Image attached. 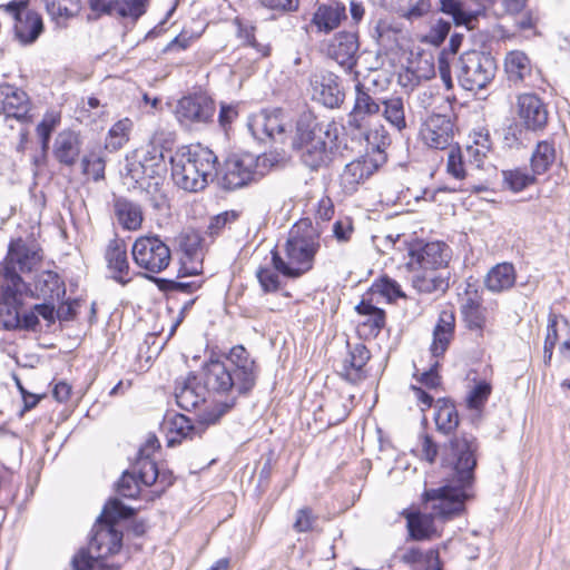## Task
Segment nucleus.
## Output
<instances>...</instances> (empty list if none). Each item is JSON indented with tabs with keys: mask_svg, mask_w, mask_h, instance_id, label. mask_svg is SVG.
I'll return each mask as SVG.
<instances>
[{
	"mask_svg": "<svg viewBox=\"0 0 570 570\" xmlns=\"http://www.w3.org/2000/svg\"><path fill=\"white\" fill-rule=\"evenodd\" d=\"M134 509L118 499L110 500L104 508L91 530L88 549H80L72 558L73 570H118L119 566L104 559L116 554L122 546V533L116 528L120 519H128Z\"/></svg>",
	"mask_w": 570,
	"mask_h": 570,
	"instance_id": "nucleus-1",
	"label": "nucleus"
},
{
	"mask_svg": "<svg viewBox=\"0 0 570 570\" xmlns=\"http://www.w3.org/2000/svg\"><path fill=\"white\" fill-rule=\"evenodd\" d=\"M468 494L461 488L443 485L423 494L424 512L411 513L407 527L412 538L423 540L436 532L435 520L445 521L461 514Z\"/></svg>",
	"mask_w": 570,
	"mask_h": 570,
	"instance_id": "nucleus-2",
	"label": "nucleus"
},
{
	"mask_svg": "<svg viewBox=\"0 0 570 570\" xmlns=\"http://www.w3.org/2000/svg\"><path fill=\"white\" fill-rule=\"evenodd\" d=\"M320 233L309 219H301L289 230L284 246L286 259L272 252L274 268L286 277L297 278L309 272L320 249Z\"/></svg>",
	"mask_w": 570,
	"mask_h": 570,
	"instance_id": "nucleus-3",
	"label": "nucleus"
},
{
	"mask_svg": "<svg viewBox=\"0 0 570 570\" xmlns=\"http://www.w3.org/2000/svg\"><path fill=\"white\" fill-rule=\"evenodd\" d=\"M217 157L202 145L183 146L170 157L174 183L187 191L203 190L216 173Z\"/></svg>",
	"mask_w": 570,
	"mask_h": 570,
	"instance_id": "nucleus-4",
	"label": "nucleus"
},
{
	"mask_svg": "<svg viewBox=\"0 0 570 570\" xmlns=\"http://www.w3.org/2000/svg\"><path fill=\"white\" fill-rule=\"evenodd\" d=\"M332 129L336 131L333 124L320 122L312 112L302 114L297 120L293 145L302 161L313 170L327 166L332 160Z\"/></svg>",
	"mask_w": 570,
	"mask_h": 570,
	"instance_id": "nucleus-5",
	"label": "nucleus"
},
{
	"mask_svg": "<svg viewBox=\"0 0 570 570\" xmlns=\"http://www.w3.org/2000/svg\"><path fill=\"white\" fill-rule=\"evenodd\" d=\"M204 385L207 393L226 395L228 401L218 403L210 411L204 413L207 423H216L234 405L240 395L249 393L243 385L236 382V377L222 360L210 358L203 367Z\"/></svg>",
	"mask_w": 570,
	"mask_h": 570,
	"instance_id": "nucleus-6",
	"label": "nucleus"
},
{
	"mask_svg": "<svg viewBox=\"0 0 570 570\" xmlns=\"http://www.w3.org/2000/svg\"><path fill=\"white\" fill-rule=\"evenodd\" d=\"M476 450V439L465 433L451 439L443 450L442 464L453 471L456 481L454 487L463 489L465 493L473 480Z\"/></svg>",
	"mask_w": 570,
	"mask_h": 570,
	"instance_id": "nucleus-7",
	"label": "nucleus"
},
{
	"mask_svg": "<svg viewBox=\"0 0 570 570\" xmlns=\"http://www.w3.org/2000/svg\"><path fill=\"white\" fill-rule=\"evenodd\" d=\"M495 70V60L490 53L472 50L460 57L458 79L465 90L474 91L485 88Z\"/></svg>",
	"mask_w": 570,
	"mask_h": 570,
	"instance_id": "nucleus-8",
	"label": "nucleus"
},
{
	"mask_svg": "<svg viewBox=\"0 0 570 570\" xmlns=\"http://www.w3.org/2000/svg\"><path fill=\"white\" fill-rule=\"evenodd\" d=\"M131 255L138 267L153 274L161 273L171 262L170 248L158 235L138 237Z\"/></svg>",
	"mask_w": 570,
	"mask_h": 570,
	"instance_id": "nucleus-9",
	"label": "nucleus"
},
{
	"mask_svg": "<svg viewBox=\"0 0 570 570\" xmlns=\"http://www.w3.org/2000/svg\"><path fill=\"white\" fill-rule=\"evenodd\" d=\"M215 112V101L205 92H194L181 97L174 109L177 121L189 128L209 124L213 121Z\"/></svg>",
	"mask_w": 570,
	"mask_h": 570,
	"instance_id": "nucleus-10",
	"label": "nucleus"
},
{
	"mask_svg": "<svg viewBox=\"0 0 570 570\" xmlns=\"http://www.w3.org/2000/svg\"><path fill=\"white\" fill-rule=\"evenodd\" d=\"M40 256L33 246H29L22 238L11 240L8 254L3 262V281L4 283L24 287L19 273L30 272L39 262Z\"/></svg>",
	"mask_w": 570,
	"mask_h": 570,
	"instance_id": "nucleus-11",
	"label": "nucleus"
},
{
	"mask_svg": "<svg viewBox=\"0 0 570 570\" xmlns=\"http://www.w3.org/2000/svg\"><path fill=\"white\" fill-rule=\"evenodd\" d=\"M0 8L14 19V35L22 45L33 43L42 33V18L29 8L28 0H12Z\"/></svg>",
	"mask_w": 570,
	"mask_h": 570,
	"instance_id": "nucleus-12",
	"label": "nucleus"
},
{
	"mask_svg": "<svg viewBox=\"0 0 570 570\" xmlns=\"http://www.w3.org/2000/svg\"><path fill=\"white\" fill-rule=\"evenodd\" d=\"M259 158L249 153L233 154L224 164L222 186L225 189H237L255 180Z\"/></svg>",
	"mask_w": 570,
	"mask_h": 570,
	"instance_id": "nucleus-13",
	"label": "nucleus"
},
{
	"mask_svg": "<svg viewBox=\"0 0 570 570\" xmlns=\"http://www.w3.org/2000/svg\"><path fill=\"white\" fill-rule=\"evenodd\" d=\"M386 161V155L372 157L368 151L345 165L340 174V186L347 195L355 193Z\"/></svg>",
	"mask_w": 570,
	"mask_h": 570,
	"instance_id": "nucleus-14",
	"label": "nucleus"
},
{
	"mask_svg": "<svg viewBox=\"0 0 570 570\" xmlns=\"http://www.w3.org/2000/svg\"><path fill=\"white\" fill-rule=\"evenodd\" d=\"M381 109V104L376 101L360 81L355 85L354 105L347 115L346 127L351 135L365 130L374 124Z\"/></svg>",
	"mask_w": 570,
	"mask_h": 570,
	"instance_id": "nucleus-15",
	"label": "nucleus"
},
{
	"mask_svg": "<svg viewBox=\"0 0 570 570\" xmlns=\"http://www.w3.org/2000/svg\"><path fill=\"white\" fill-rule=\"evenodd\" d=\"M450 258L451 249L445 243L432 242L417 248H411L406 265L411 271L444 272Z\"/></svg>",
	"mask_w": 570,
	"mask_h": 570,
	"instance_id": "nucleus-16",
	"label": "nucleus"
},
{
	"mask_svg": "<svg viewBox=\"0 0 570 570\" xmlns=\"http://www.w3.org/2000/svg\"><path fill=\"white\" fill-rule=\"evenodd\" d=\"M236 377V382L250 392L258 377V366L249 352L243 345L233 346L222 360Z\"/></svg>",
	"mask_w": 570,
	"mask_h": 570,
	"instance_id": "nucleus-17",
	"label": "nucleus"
},
{
	"mask_svg": "<svg viewBox=\"0 0 570 570\" xmlns=\"http://www.w3.org/2000/svg\"><path fill=\"white\" fill-rule=\"evenodd\" d=\"M164 169L163 154L154 146L139 150L128 160V175L136 183L142 184L146 178L159 176Z\"/></svg>",
	"mask_w": 570,
	"mask_h": 570,
	"instance_id": "nucleus-18",
	"label": "nucleus"
},
{
	"mask_svg": "<svg viewBox=\"0 0 570 570\" xmlns=\"http://www.w3.org/2000/svg\"><path fill=\"white\" fill-rule=\"evenodd\" d=\"M358 48L356 33L342 31L331 40L328 56L346 71H351L356 66Z\"/></svg>",
	"mask_w": 570,
	"mask_h": 570,
	"instance_id": "nucleus-19",
	"label": "nucleus"
},
{
	"mask_svg": "<svg viewBox=\"0 0 570 570\" xmlns=\"http://www.w3.org/2000/svg\"><path fill=\"white\" fill-rule=\"evenodd\" d=\"M30 101L28 95L16 86L0 85V114L7 118L26 121L29 118Z\"/></svg>",
	"mask_w": 570,
	"mask_h": 570,
	"instance_id": "nucleus-20",
	"label": "nucleus"
},
{
	"mask_svg": "<svg viewBox=\"0 0 570 570\" xmlns=\"http://www.w3.org/2000/svg\"><path fill=\"white\" fill-rule=\"evenodd\" d=\"M24 287L14 283H4L0 294V326L4 330H18L20 324L19 307Z\"/></svg>",
	"mask_w": 570,
	"mask_h": 570,
	"instance_id": "nucleus-21",
	"label": "nucleus"
},
{
	"mask_svg": "<svg viewBox=\"0 0 570 570\" xmlns=\"http://www.w3.org/2000/svg\"><path fill=\"white\" fill-rule=\"evenodd\" d=\"M518 115L530 130H540L548 122V110L543 101L533 94L518 97Z\"/></svg>",
	"mask_w": 570,
	"mask_h": 570,
	"instance_id": "nucleus-22",
	"label": "nucleus"
},
{
	"mask_svg": "<svg viewBox=\"0 0 570 570\" xmlns=\"http://www.w3.org/2000/svg\"><path fill=\"white\" fill-rule=\"evenodd\" d=\"M206 387L199 382L197 376L189 373L186 377L178 379L175 386V399L177 405L191 411L202 404L206 399Z\"/></svg>",
	"mask_w": 570,
	"mask_h": 570,
	"instance_id": "nucleus-23",
	"label": "nucleus"
},
{
	"mask_svg": "<svg viewBox=\"0 0 570 570\" xmlns=\"http://www.w3.org/2000/svg\"><path fill=\"white\" fill-rule=\"evenodd\" d=\"M423 141L434 149H446L453 141V124L444 116L430 118L421 131Z\"/></svg>",
	"mask_w": 570,
	"mask_h": 570,
	"instance_id": "nucleus-24",
	"label": "nucleus"
},
{
	"mask_svg": "<svg viewBox=\"0 0 570 570\" xmlns=\"http://www.w3.org/2000/svg\"><path fill=\"white\" fill-rule=\"evenodd\" d=\"M105 258L108 269L112 273L111 277L116 282L126 285L131 281L127 248L122 240H110L106 248Z\"/></svg>",
	"mask_w": 570,
	"mask_h": 570,
	"instance_id": "nucleus-25",
	"label": "nucleus"
},
{
	"mask_svg": "<svg viewBox=\"0 0 570 570\" xmlns=\"http://www.w3.org/2000/svg\"><path fill=\"white\" fill-rule=\"evenodd\" d=\"M166 424L170 433L168 436V445L173 446L185 439L193 440L196 436L200 438L206 426L212 423H207L204 420V414L200 416V421L197 424H193L190 419L183 414H176L169 419Z\"/></svg>",
	"mask_w": 570,
	"mask_h": 570,
	"instance_id": "nucleus-26",
	"label": "nucleus"
},
{
	"mask_svg": "<svg viewBox=\"0 0 570 570\" xmlns=\"http://www.w3.org/2000/svg\"><path fill=\"white\" fill-rule=\"evenodd\" d=\"M314 96L328 108H338L345 99L338 77L331 72L322 75L315 81Z\"/></svg>",
	"mask_w": 570,
	"mask_h": 570,
	"instance_id": "nucleus-27",
	"label": "nucleus"
},
{
	"mask_svg": "<svg viewBox=\"0 0 570 570\" xmlns=\"http://www.w3.org/2000/svg\"><path fill=\"white\" fill-rule=\"evenodd\" d=\"M81 150L79 134L66 129L60 131L53 144V156L62 165L72 166L77 161Z\"/></svg>",
	"mask_w": 570,
	"mask_h": 570,
	"instance_id": "nucleus-28",
	"label": "nucleus"
},
{
	"mask_svg": "<svg viewBox=\"0 0 570 570\" xmlns=\"http://www.w3.org/2000/svg\"><path fill=\"white\" fill-rule=\"evenodd\" d=\"M347 355L342 362L341 374L350 382H357L363 377V368L371 358L370 351L362 343H347Z\"/></svg>",
	"mask_w": 570,
	"mask_h": 570,
	"instance_id": "nucleus-29",
	"label": "nucleus"
},
{
	"mask_svg": "<svg viewBox=\"0 0 570 570\" xmlns=\"http://www.w3.org/2000/svg\"><path fill=\"white\" fill-rule=\"evenodd\" d=\"M66 294L65 283L52 271H42L36 276L32 296L38 299L59 301Z\"/></svg>",
	"mask_w": 570,
	"mask_h": 570,
	"instance_id": "nucleus-30",
	"label": "nucleus"
},
{
	"mask_svg": "<svg viewBox=\"0 0 570 570\" xmlns=\"http://www.w3.org/2000/svg\"><path fill=\"white\" fill-rule=\"evenodd\" d=\"M455 327V316L452 311H442L433 331L431 353L434 357L442 356L448 350Z\"/></svg>",
	"mask_w": 570,
	"mask_h": 570,
	"instance_id": "nucleus-31",
	"label": "nucleus"
},
{
	"mask_svg": "<svg viewBox=\"0 0 570 570\" xmlns=\"http://www.w3.org/2000/svg\"><path fill=\"white\" fill-rule=\"evenodd\" d=\"M346 18V9L342 3L320 4L313 14L312 22L318 31L328 33L336 29Z\"/></svg>",
	"mask_w": 570,
	"mask_h": 570,
	"instance_id": "nucleus-32",
	"label": "nucleus"
},
{
	"mask_svg": "<svg viewBox=\"0 0 570 570\" xmlns=\"http://www.w3.org/2000/svg\"><path fill=\"white\" fill-rule=\"evenodd\" d=\"M114 213L124 229L137 230L141 227L144 215L138 204L125 197H118L114 200Z\"/></svg>",
	"mask_w": 570,
	"mask_h": 570,
	"instance_id": "nucleus-33",
	"label": "nucleus"
},
{
	"mask_svg": "<svg viewBox=\"0 0 570 570\" xmlns=\"http://www.w3.org/2000/svg\"><path fill=\"white\" fill-rule=\"evenodd\" d=\"M355 309L364 317V321L360 324V332L365 336L376 337L385 326V312L365 299L361 301Z\"/></svg>",
	"mask_w": 570,
	"mask_h": 570,
	"instance_id": "nucleus-34",
	"label": "nucleus"
},
{
	"mask_svg": "<svg viewBox=\"0 0 570 570\" xmlns=\"http://www.w3.org/2000/svg\"><path fill=\"white\" fill-rule=\"evenodd\" d=\"M352 136L366 141V151H368L372 157H377L380 154L386 155L385 149L391 144L389 132L379 121L370 125L365 130H358L352 134Z\"/></svg>",
	"mask_w": 570,
	"mask_h": 570,
	"instance_id": "nucleus-35",
	"label": "nucleus"
},
{
	"mask_svg": "<svg viewBox=\"0 0 570 570\" xmlns=\"http://www.w3.org/2000/svg\"><path fill=\"white\" fill-rule=\"evenodd\" d=\"M515 269L510 263H500L492 267L485 276V287L492 293L510 289L515 284Z\"/></svg>",
	"mask_w": 570,
	"mask_h": 570,
	"instance_id": "nucleus-36",
	"label": "nucleus"
},
{
	"mask_svg": "<svg viewBox=\"0 0 570 570\" xmlns=\"http://www.w3.org/2000/svg\"><path fill=\"white\" fill-rule=\"evenodd\" d=\"M557 160L556 144L552 139L541 140L535 145L530 158L531 171L534 175L546 174Z\"/></svg>",
	"mask_w": 570,
	"mask_h": 570,
	"instance_id": "nucleus-37",
	"label": "nucleus"
},
{
	"mask_svg": "<svg viewBox=\"0 0 570 570\" xmlns=\"http://www.w3.org/2000/svg\"><path fill=\"white\" fill-rule=\"evenodd\" d=\"M434 422L438 431L443 434H450L459 426V414L453 402L448 399L436 401Z\"/></svg>",
	"mask_w": 570,
	"mask_h": 570,
	"instance_id": "nucleus-38",
	"label": "nucleus"
},
{
	"mask_svg": "<svg viewBox=\"0 0 570 570\" xmlns=\"http://www.w3.org/2000/svg\"><path fill=\"white\" fill-rule=\"evenodd\" d=\"M413 276V286L421 293L444 292L448 286V277L444 272L439 271H415Z\"/></svg>",
	"mask_w": 570,
	"mask_h": 570,
	"instance_id": "nucleus-39",
	"label": "nucleus"
},
{
	"mask_svg": "<svg viewBox=\"0 0 570 570\" xmlns=\"http://www.w3.org/2000/svg\"><path fill=\"white\" fill-rule=\"evenodd\" d=\"M505 71L509 80L518 83L525 79L531 72L530 60L522 51H511L505 57Z\"/></svg>",
	"mask_w": 570,
	"mask_h": 570,
	"instance_id": "nucleus-40",
	"label": "nucleus"
},
{
	"mask_svg": "<svg viewBox=\"0 0 570 570\" xmlns=\"http://www.w3.org/2000/svg\"><path fill=\"white\" fill-rule=\"evenodd\" d=\"M460 311L470 330H483L487 323V309L478 299L473 297L465 298L461 304Z\"/></svg>",
	"mask_w": 570,
	"mask_h": 570,
	"instance_id": "nucleus-41",
	"label": "nucleus"
},
{
	"mask_svg": "<svg viewBox=\"0 0 570 570\" xmlns=\"http://www.w3.org/2000/svg\"><path fill=\"white\" fill-rule=\"evenodd\" d=\"M380 104L384 107V118L392 127L399 131H402L406 128L407 125L405 119V105L402 97L392 96L382 100Z\"/></svg>",
	"mask_w": 570,
	"mask_h": 570,
	"instance_id": "nucleus-42",
	"label": "nucleus"
},
{
	"mask_svg": "<svg viewBox=\"0 0 570 570\" xmlns=\"http://www.w3.org/2000/svg\"><path fill=\"white\" fill-rule=\"evenodd\" d=\"M440 10L453 18L455 26H464L466 30L473 28L478 13L469 11L463 3L458 0H440Z\"/></svg>",
	"mask_w": 570,
	"mask_h": 570,
	"instance_id": "nucleus-43",
	"label": "nucleus"
},
{
	"mask_svg": "<svg viewBox=\"0 0 570 570\" xmlns=\"http://www.w3.org/2000/svg\"><path fill=\"white\" fill-rule=\"evenodd\" d=\"M503 183L509 189L514 193L525 189L528 186L535 183V176L533 173L529 174L525 169L515 168L511 170L502 171Z\"/></svg>",
	"mask_w": 570,
	"mask_h": 570,
	"instance_id": "nucleus-44",
	"label": "nucleus"
},
{
	"mask_svg": "<svg viewBox=\"0 0 570 570\" xmlns=\"http://www.w3.org/2000/svg\"><path fill=\"white\" fill-rule=\"evenodd\" d=\"M131 126L132 124L128 118L117 121L109 130L106 147L112 150L121 148L128 141Z\"/></svg>",
	"mask_w": 570,
	"mask_h": 570,
	"instance_id": "nucleus-45",
	"label": "nucleus"
},
{
	"mask_svg": "<svg viewBox=\"0 0 570 570\" xmlns=\"http://www.w3.org/2000/svg\"><path fill=\"white\" fill-rule=\"evenodd\" d=\"M135 472L138 474V481L146 487H150L156 483L159 478V469L155 461L146 456H139Z\"/></svg>",
	"mask_w": 570,
	"mask_h": 570,
	"instance_id": "nucleus-46",
	"label": "nucleus"
},
{
	"mask_svg": "<svg viewBox=\"0 0 570 570\" xmlns=\"http://www.w3.org/2000/svg\"><path fill=\"white\" fill-rule=\"evenodd\" d=\"M60 124V115L56 112H47L42 120L38 124L36 131L41 141V149L43 154L47 153L49 148V142L51 138L52 131Z\"/></svg>",
	"mask_w": 570,
	"mask_h": 570,
	"instance_id": "nucleus-47",
	"label": "nucleus"
},
{
	"mask_svg": "<svg viewBox=\"0 0 570 570\" xmlns=\"http://www.w3.org/2000/svg\"><path fill=\"white\" fill-rule=\"evenodd\" d=\"M147 0H117L114 4V16L137 20L146 11Z\"/></svg>",
	"mask_w": 570,
	"mask_h": 570,
	"instance_id": "nucleus-48",
	"label": "nucleus"
},
{
	"mask_svg": "<svg viewBox=\"0 0 570 570\" xmlns=\"http://www.w3.org/2000/svg\"><path fill=\"white\" fill-rule=\"evenodd\" d=\"M317 415V420L321 422H326V426L335 425L342 422L347 413L344 406L340 401L332 402L326 404L325 406H320L318 412L315 413Z\"/></svg>",
	"mask_w": 570,
	"mask_h": 570,
	"instance_id": "nucleus-49",
	"label": "nucleus"
},
{
	"mask_svg": "<svg viewBox=\"0 0 570 570\" xmlns=\"http://www.w3.org/2000/svg\"><path fill=\"white\" fill-rule=\"evenodd\" d=\"M48 14L59 22L60 19H69L77 8L76 0H45Z\"/></svg>",
	"mask_w": 570,
	"mask_h": 570,
	"instance_id": "nucleus-50",
	"label": "nucleus"
},
{
	"mask_svg": "<svg viewBox=\"0 0 570 570\" xmlns=\"http://www.w3.org/2000/svg\"><path fill=\"white\" fill-rule=\"evenodd\" d=\"M247 127L255 139L259 141L268 139L267 111L261 110L252 115L248 119Z\"/></svg>",
	"mask_w": 570,
	"mask_h": 570,
	"instance_id": "nucleus-51",
	"label": "nucleus"
},
{
	"mask_svg": "<svg viewBox=\"0 0 570 570\" xmlns=\"http://www.w3.org/2000/svg\"><path fill=\"white\" fill-rule=\"evenodd\" d=\"M81 165L83 174L92 177L94 180L104 178L105 160L99 155L91 153L83 156Z\"/></svg>",
	"mask_w": 570,
	"mask_h": 570,
	"instance_id": "nucleus-52",
	"label": "nucleus"
},
{
	"mask_svg": "<svg viewBox=\"0 0 570 570\" xmlns=\"http://www.w3.org/2000/svg\"><path fill=\"white\" fill-rule=\"evenodd\" d=\"M492 391V386L487 381H481L470 391L466 402L470 409L478 410L484 405Z\"/></svg>",
	"mask_w": 570,
	"mask_h": 570,
	"instance_id": "nucleus-53",
	"label": "nucleus"
},
{
	"mask_svg": "<svg viewBox=\"0 0 570 570\" xmlns=\"http://www.w3.org/2000/svg\"><path fill=\"white\" fill-rule=\"evenodd\" d=\"M464 160L466 159L460 149L450 148L446 163L448 173L456 179H463L466 175Z\"/></svg>",
	"mask_w": 570,
	"mask_h": 570,
	"instance_id": "nucleus-54",
	"label": "nucleus"
},
{
	"mask_svg": "<svg viewBox=\"0 0 570 570\" xmlns=\"http://www.w3.org/2000/svg\"><path fill=\"white\" fill-rule=\"evenodd\" d=\"M139 481L134 473L124 472L117 483V492L124 498H136L139 493Z\"/></svg>",
	"mask_w": 570,
	"mask_h": 570,
	"instance_id": "nucleus-55",
	"label": "nucleus"
},
{
	"mask_svg": "<svg viewBox=\"0 0 570 570\" xmlns=\"http://www.w3.org/2000/svg\"><path fill=\"white\" fill-rule=\"evenodd\" d=\"M354 224L352 218L343 217L333 224V237L341 244L348 243L354 234Z\"/></svg>",
	"mask_w": 570,
	"mask_h": 570,
	"instance_id": "nucleus-56",
	"label": "nucleus"
},
{
	"mask_svg": "<svg viewBox=\"0 0 570 570\" xmlns=\"http://www.w3.org/2000/svg\"><path fill=\"white\" fill-rule=\"evenodd\" d=\"M237 24H238V37L240 39H243L247 45L255 48L263 57H267L269 55L271 48L268 46L261 45L256 41L255 35H254L255 27L247 24V23H242V22H237Z\"/></svg>",
	"mask_w": 570,
	"mask_h": 570,
	"instance_id": "nucleus-57",
	"label": "nucleus"
},
{
	"mask_svg": "<svg viewBox=\"0 0 570 570\" xmlns=\"http://www.w3.org/2000/svg\"><path fill=\"white\" fill-rule=\"evenodd\" d=\"M374 293H379L385 296L389 301L403 297L404 294L401 292L400 285L389 277H382L373 285Z\"/></svg>",
	"mask_w": 570,
	"mask_h": 570,
	"instance_id": "nucleus-58",
	"label": "nucleus"
},
{
	"mask_svg": "<svg viewBox=\"0 0 570 570\" xmlns=\"http://www.w3.org/2000/svg\"><path fill=\"white\" fill-rule=\"evenodd\" d=\"M90 12L87 14L88 21L97 20L101 14L114 16V0H88Z\"/></svg>",
	"mask_w": 570,
	"mask_h": 570,
	"instance_id": "nucleus-59",
	"label": "nucleus"
},
{
	"mask_svg": "<svg viewBox=\"0 0 570 570\" xmlns=\"http://www.w3.org/2000/svg\"><path fill=\"white\" fill-rule=\"evenodd\" d=\"M315 522L316 517L313 514L312 510L309 508H302L296 513L293 527L297 532H306L313 529Z\"/></svg>",
	"mask_w": 570,
	"mask_h": 570,
	"instance_id": "nucleus-60",
	"label": "nucleus"
},
{
	"mask_svg": "<svg viewBox=\"0 0 570 570\" xmlns=\"http://www.w3.org/2000/svg\"><path fill=\"white\" fill-rule=\"evenodd\" d=\"M257 278L264 292H276L279 288L278 275L268 268L257 271Z\"/></svg>",
	"mask_w": 570,
	"mask_h": 570,
	"instance_id": "nucleus-61",
	"label": "nucleus"
},
{
	"mask_svg": "<svg viewBox=\"0 0 570 570\" xmlns=\"http://www.w3.org/2000/svg\"><path fill=\"white\" fill-rule=\"evenodd\" d=\"M235 212H224L210 218L208 224V232L210 235H218L219 232L228 224L233 223L237 218Z\"/></svg>",
	"mask_w": 570,
	"mask_h": 570,
	"instance_id": "nucleus-62",
	"label": "nucleus"
},
{
	"mask_svg": "<svg viewBox=\"0 0 570 570\" xmlns=\"http://www.w3.org/2000/svg\"><path fill=\"white\" fill-rule=\"evenodd\" d=\"M558 316L556 314H550L548 326H547V335L544 340V347L547 352L553 354V348L558 342Z\"/></svg>",
	"mask_w": 570,
	"mask_h": 570,
	"instance_id": "nucleus-63",
	"label": "nucleus"
},
{
	"mask_svg": "<svg viewBox=\"0 0 570 570\" xmlns=\"http://www.w3.org/2000/svg\"><path fill=\"white\" fill-rule=\"evenodd\" d=\"M267 124H268V138L275 139L276 136H281L284 134L285 128H284V124L281 119V112L278 110H274L272 112L267 111Z\"/></svg>",
	"mask_w": 570,
	"mask_h": 570,
	"instance_id": "nucleus-64",
	"label": "nucleus"
}]
</instances>
